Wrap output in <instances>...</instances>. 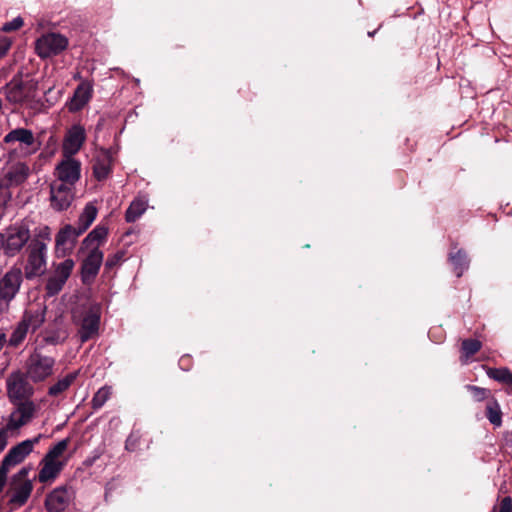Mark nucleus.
<instances>
[{"mask_svg": "<svg viewBox=\"0 0 512 512\" xmlns=\"http://www.w3.org/2000/svg\"><path fill=\"white\" fill-rule=\"evenodd\" d=\"M66 465L65 461H54L43 457L40 461L38 481L43 484L52 483Z\"/></svg>", "mask_w": 512, "mask_h": 512, "instance_id": "22", "label": "nucleus"}, {"mask_svg": "<svg viewBox=\"0 0 512 512\" xmlns=\"http://www.w3.org/2000/svg\"><path fill=\"white\" fill-rule=\"evenodd\" d=\"M54 365V358L34 352L27 360V377L33 382H42L53 374Z\"/></svg>", "mask_w": 512, "mask_h": 512, "instance_id": "11", "label": "nucleus"}, {"mask_svg": "<svg viewBox=\"0 0 512 512\" xmlns=\"http://www.w3.org/2000/svg\"><path fill=\"white\" fill-rule=\"evenodd\" d=\"M486 416L491 424L499 427L502 424V412L500 405L496 400H492L487 403Z\"/></svg>", "mask_w": 512, "mask_h": 512, "instance_id": "30", "label": "nucleus"}, {"mask_svg": "<svg viewBox=\"0 0 512 512\" xmlns=\"http://www.w3.org/2000/svg\"><path fill=\"white\" fill-rule=\"evenodd\" d=\"M499 512H512V498L505 497L502 499L500 503V511Z\"/></svg>", "mask_w": 512, "mask_h": 512, "instance_id": "40", "label": "nucleus"}, {"mask_svg": "<svg viewBox=\"0 0 512 512\" xmlns=\"http://www.w3.org/2000/svg\"><path fill=\"white\" fill-rule=\"evenodd\" d=\"M48 249L44 244L29 243L26 248V263L23 275L32 280L45 274L47 270Z\"/></svg>", "mask_w": 512, "mask_h": 512, "instance_id": "6", "label": "nucleus"}, {"mask_svg": "<svg viewBox=\"0 0 512 512\" xmlns=\"http://www.w3.org/2000/svg\"><path fill=\"white\" fill-rule=\"evenodd\" d=\"M8 444V438H6L2 433H0V454L5 450Z\"/></svg>", "mask_w": 512, "mask_h": 512, "instance_id": "41", "label": "nucleus"}, {"mask_svg": "<svg viewBox=\"0 0 512 512\" xmlns=\"http://www.w3.org/2000/svg\"><path fill=\"white\" fill-rule=\"evenodd\" d=\"M51 241V229L48 226L40 227L35 233L34 237L31 238L30 243L44 244L48 249V245Z\"/></svg>", "mask_w": 512, "mask_h": 512, "instance_id": "35", "label": "nucleus"}, {"mask_svg": "<svg viewBox=\"0 0 512 512\" xmlns=\"http://www.w3.org/2000/svg\"><path fill=\"white\" fill-rule=\"evenodd\" d=\"M14 408L7 417L2 418L0 433L6 438H14L20 435L21 428L29 424L38 410L33 401H24L13 404Z\"/></svg>", "mask_w": 512, "mask_h": 512, "instance_id": "2", "label": "nucleus"}, {"mask_svg": "<svg viewBox=\"0 0 512 512\" xmlns=\"http://www.w3.org/2000/svg\"><path fill=\"white\" fill-rule=\"evenodd\" d=\"M3 250L2 234L0 233V251Z\"/></svg>", "mask_w": 512, "mask_h": 512, "instance_id": "45", "label": "nucleus"}, {"mask_svg": "<svg viewBox=\"0 0 512 512\" xmlns=\"http://www.w3.org/2000/svg\"><path fill=\"white\" fill-rule=\"evenodd\" d=\"M77 372H72L59 379L56 383L51 385L48 389V394L52 397H57L65 392L75 381Z\"/></svg>", "mask_w": 512, "mask_h": 512, "instance_id": "26", "label": "nucleus"}, {"mask_svg": "<svg viewBox=\"0 0 512 512\" xmlns=\"http://www.w3.org/2000/svg\"><path fill=\"white\" fill-rule=\"evenodd\" d=\"M7 343V337L6 333L0 329V351L4 347V345Z\"/></svg>", "mask_w": 512, "mask_h": 512, "instance_id": "42", "label": "nucleus"}, {"mask_svg": "<svg viewBox=\"0 0 512 512\" xmlns=\"http://www.w3.org/2000/svg\"><path fill=\"white\" fill-rule=\"evenodd\" d=\"M6 98L10 103L26 108H36L37 82L32 79L14 77L6 85Z\"/></svg>", "mask_w": 512, "mask_h": 512, "instance_id": "4", "label": "nucleus"}, {"mask_svg": "<svg viewBox=\"0 0 512 512\" xmlns=\"http://www.w3.org/2000/svg\"><path fill=\"white\" fill-rule=\"evenodd\" d=\"M45 321V310L42 308L25 310L21 321L13 330L8 344L18 347L25 339L28 332H34L42 326Z\"/></svg>", "mask_w": 512, "mask_h": 512, "instance_id": "5", "label": "nucleus"}, {"mask_svg": "<svg viewBox=\"0 0 512 512\" xmlns=\"http://www.w3.org/2000/svg\"><path fill=\"white\" fill-rule=\"evenodd\" d=\"M68 46V39L59 33H48L42 35L35 43L37 55L42 58H49L58 55Z\"/></svg>", "mask_w": 512, "mask_h": 512, "instance_id": "12", "label": "nucleus"}, {"mask_svg": "<svg viewBox=\"0 0 512 512\" xmlns=\"http://www.w3.org/2000/svg\"><path fill=\"white\" fill-rule=\"evenodd\" d=\"M101 307L91 304L77 308L72 313V322L77 327L81 343L96 339L99 335Z\"/></svg>", "mask_w": 512, "mask_h": 512, "instance_id": "1", "label": "nucleus"}, {"mask_svg": "<svg viewBox=\"0 0 512 512\" xmlns=\"http://www.w3.org/2000/svg\"><path fill=\"white\" fill-rule=\"evenodd\" d=\"M42 435L39 434L33 439L24 440L13 446L4 456L0 465V481L5 485L9 469L21 463L32 451L36 444L39 443Z\"/></svg>", "mask_w": 512, "mask_h": 512, "instance_id": "8", "label": "nucleus"}, {"mask_svg": "<svg viewBox=\"0 0 512 512\" xmlns=\"http://www.w3.org/2000/svg\"><path fill=\"white\" fill-rule=\"evenodd\" d=\"M6 390L12 404L31 401L30 398L34 394V388L21 372H13L7 377Z\"/></svg>", "mask_w": 512, "mask_h": 512, "instance_id": "10", "label": "nucleus"}, {"mask_svg": "<svg viewBox=\"0 0 512 512\" xmlns=\"http://www.w3.org/2000/svg\"><path fill=\"white\" fill-rule=\"evenodd\" d=\"M46 342L51 343L53 345L59 344L61 342L59 336H52L45 338Z\"/></svg>", "mask_w": 512, "mask_h": 512, "instance_id": "43", "label": "nucleus"}, {"mask_svg": "<svg viewBox=\"0 0 512 512\" xmlns=\"http://www.w3.org/2000/svg\"><path fill=\"white\" fill-rule=\"evenodd\" d=\"M486 374L490 379L497 382L512 385V371L506 367L501 368H486Z\"/></svg>", "mask_w": 512, "mask_h": 512, "instance_id": "29", "label": "nucleus"}, {"mask_svg": "<svg viewBox=\"0 0 512 512\" xmlns=\"http://www.w3.org/2000/svg\"><path fill=\"white\" fill-rule=\"evenodd\" d=\"M69 443V438L60 440L48 450L44 457L54 461H61L60 458L67 450Z\"/></svg>", "mask_w": 512, "mask_h": 512, "instance_id": "32", "label": "nucleus"}, {"mask_svg": "<svg viewBox=\"0 0 512 512\" xmlns=\"http://www.w3.org/2000/svg\"><path fill=\"white\" fill-rule=\"evenodd\" d=\"M482 347V344L479 340L476 339H466L462 342V357L461 360L463 363H467L469 358L476 354Z\"/></svg>", "mask_w": 512, "mask_h": 512, "instance_id": "31", "label": "nucleus"}, {"mask_svg": "<svg viewBox=\"0 0 512 512\" xmlns=\"http://www.w3.org/2000/svg\"><path fill=\"white\" fill-rule=\"evenodd\" d=\"M86 140V131L81 125H73L65 134L62 144V156L73 157Z\"/></svg>", "mask_w": 512, "mask_h": 512, "instance_id": "19", "label": "nucleus"}, {"mask_svg": "<svg viewBox=\"0 0 512 512\" xmlns=\"http://www.w3.org/2000/svg\"><path fill=\"white\" fill-rule=\"evenodd\" d=\"M466 389L472 394L473 398L478 402L486 399L490 393L488 389L478 387L475 385H466Z\"/></svg>", "mask_w": 512, "mask_h": 512, "instance_id": "36", "label": "nucleus"}, {"mask_svg": "<svg viewBox=\"0 0 512 512\" xmlns=\"http://www.w3.org/2000/svg\"><path fill=\"white\" fill-rule=\"evenodd\" d=\"M111 396V388L104 386L101 387L92 398V407L94 409L101 408Z\"/></svg>", "mask_w": 512, "mask_h": 512, "instance_id": "34", "label": "nucleus"}, {"mask_svg": "<svg viewBox=\"0 0 512 512\" xmlns=\"http://www.w3.org/2000/svg\"><path fill=\"white\" fill-rule=\"evenodd\" d=\"M147 209V202L143 199H135L131 202L125 213L127 222H135Z\"/></svg>", "mask_w": 512, "mask_h": 512, "instance_id": "28", "label": "nucleus"}, {"mask_svg": "<svg viewBox=\"0 0 512 512\" xmlns=\"http://www.w3.org/2000/svg\"><path fill=\"white\" fill-rule=\"evenodd\" d=\"M82 233L79 232L76 226L65 225L56 235L55 244H56V253L59 252L60 249H64L67 245L71 249L76 241V239Z\"/></svg>", "mask_w": 512, "mask_h": 512, "instance_id": "24", "label": "nucleus"}, {"mask_svg": "<svg viewBox=\"0 0 512 512\" xmlns=\"http://www.w3.org/2000/svg\"><path fill=\"white\" fill-rule=\"evenodd\" d=\"M30 175V168L22 161H8L2 170L1 181L8 187L23 184Z\"/></svg>", "mask_w": 512, "mask_h": 512, "instance_id": "16", "label": "nucleus"}, {"mask_svg": "<svg viewBox=\"0 0 512 512\" xmlns=\"http://www.w3.org/2000/svg\"><path fill=\"white\" fill-rule=\"evenodd\" d=\"M113 156L108 149H98L93 158V175L98 181H103L110 175Z\"/></svg>", "mask_w": 512, "mask_h": 512, "instance_id": "20", "label": "nucleus"}, {"mask_svg": "<svg viewBox=\"0 0 512 512\" xmlns=\"http://www.w3.org/2000/svg\"><path fill=\"white\" fill-rule=\"evenodd\" d=\"M62 160L56 165L54 181H61L75 187L81 176V162L71 156H62Z\"/></svg>", "mask_w": 512, "mask_h": 512, "instance_id": "13", "label": "nucleus"}, {"mask_svg": "<svg viewBox=\"0 0 512 512\" xmlns=\"http://www.w3.org/2000/svg\"><path fill=\"white\" fill-rule=\"evenodd\" d=\"M2 234L3 253L7 257L17 256L31 241L28 221H17L4 229Z\"/></svg>", "mask_w": 512, "mask_h": 512, "instance_id": "3", "label": "nucleus"}, {"mask_svg": "<svg viewBox=\"0 0 512 512\" xmlns=\"http://www.w3.org/2000/svg\"><path fill=\"white\" fill-rule=\"evenodd\" d=\"M99 456H100V454H96L93 458L88 459L86 461V463L89 464V465H92L99 458Z\"/></svg>", "mask_w": 512, "mask_h": 512, "instance_id": "44", "label": "nucleus"}, {"mask_svg": "<svg viewBox=\"0 0 512 512\" xmlns=\"http://www.w3.org/2000/svg\"><path fill=\"white\" fill-rule=\"evenodd\" d=\"M74 186L61 181L50 184V204L56 211H63L70 207L74 200Z\"/></svg>", "mask_w": 512, "mask_h": 512, "instance_id": "14", "label": "nucleus"}, {"mask_svg": "<svg viewBox=\"0 0 512 512\" xmlns=\"http://www.w3.org/2000/svg\"><path fill=\"white\" fill-rule=\"evenodd\" d=\"M4 484L0 481V493L2 492L3 488H4Z\"/></svg>", "mask_w": 512, "mask_h": 512, "instance_id": "46", "label": "nucleus"}, {"mask_svg": "<svg viewBox=\"0 0 512 512\" xmlns=\"http://www.w3.org/2000/svg\"><path fill=\"white\" fill-rule=\"evenodd\" d=\"M23 25V19L21 17H16L12 21L5 23L2 26V31L4 32H12L20 29Z\"/></svg>", "mask_w": 512, "mask_h": 512, "instance_id": "38", "label": "nucleus"}, {"mask_svg": "<svg viewBox=\"0 0 512 512\" xmlns=\"http://www.w3.org/2000/svg\"><path fill=\"white\" fill-rule=\"evenodd\" d=\"M28 471L21 469L13 479V488L10 501L12 503L23 505L26 503L33 490L32 481L27 478Z\"/></svg>", "mask_w": 512, "mask_h": 512, "instance_id": "18", "label": "nucleus"}, {"mask_svg": "<svg viewBox=\"0 0 512 512\" xmlns=\"http://www.w3.org/2000/svg\"><path fill=\"white\" fill-rule=\"evenodd\" d=\"M449 260L457 277H461L469 267V259L463 250H458L455 254L450 253Z\"/></svg>", "mask_w": 512, "mask_h": 512, "instance_id": "27", "label": "nucleus"}, {"mask_svg": "<svg viewBox=\"0 0 512 512\" xmlns=\"http://www.w3.org/2000/svg\"><path fill=\"white\" fill-rule=\"evenodd\" d=\"M107 235L108 229L105 226H97L87 235L84 243H87L88 245L96 243L98 245L106 239Z\"/></svg>", "mask_w": 512, "mask_h": 512, "instance_id": "33", "label": "nucleus"}, {"mask_svg": "<svg viewBox=\"0 0 512 512\" xmlns=\"http://www.w3.org/2000/svg\"><path fill=\"white\" fill-rule=\"evenodd\" d=\"M12 41L6 36H0V58L6 55L10 49Z\"/></svg>", "mask_w": 512, "mask_h": 512, "instance_id": "39", "label": "nucleus"}, {"mask_svg": "<svg viewBox=\"0 0 512 512\" xmlns=\"http://www.w3.org/2000/svg\"><path fill=\"white\" fill-rule=\"evenodd\" d=\"M23 282V271L12 266L0 279V313L8 311Z\"/></svg>", "mask_w": 512, "mask_h": 512, "instance_id": "7", "label": "nucleus"}, {"mask_svg": "<svg viewBox=\"0 0 512 512\" xmlns=\"http://www.w3.org/2000/svg\"><path fill=\"white\" fill-rule=\"evenodd\" d=\"M97 213L98 210L92 203H88L84 207L76 226L80 233L83 234L90 227V225L96 219Z\"/></svg>", "mask_w": 512, "mask_h": 512, "instance_id": "25", "label": "nucleus"}, {"mask_svg": "<svg viewBox=\"0 0 512 512\" xmlns=\"http://www.w3.org/2000/svg\"><path fill=\"white\" fill-rule=\"evenodd\" d=\"M126 253L124 251H117L113 255H110L105 263L107 269H112L115 266L119 265L121 262L125 260Z\"/></svg>", "mask_w": 512, "mask_h": 512, "instance_id": "37", "label": "nucleus"}, {"mask_svg": "<svg viewBox=\"0 0 512 512\" xmlns=\"http://www.w3.org/2000/svg\"><path fill=\"white\" fill-rule=\"evenodd\" d=\"M92 97V86L89 82L80 83L74 91L73 97L69 103L70 111L81 110Z\"/></svg>", "mask_w": 512, "mask_h": 512, "instance_id": "23", "label": "nucleus"}, {"mask_svg": "<svg viewBox=\"0 0 512 512\" xmlns=\"http://www.w3.org/2000/svg\"><path fill=\"white\" fill-rule=\"evenodd\" d=\"M103 262V252L94 247L83 261L82 264V280L88 282L93 279L99 272Z\"/></svg>", "mask_w": 512, "mask_h": 512, "instance_id": "21", "label": "nucleus"}, {"mask_svg": "<svg viewBox=\"0 0 512 512\" xmlns=\"http://www.w3.org/2000/svg\"><path fill=\"white\" fill-rule=\"evenodd\" d=\"M74 267L75 262L71 258L52 264L45 284V291L48 296H55L63 289Z\"/></svg>", "mask_w": 512, "mask_h": 512, "instance_id": "9", "label": "nucleus"}, {"mask_svg": "<svg viewBox=\"0 0 512 512\" xmlns=\"http://www.w3.org/2000/svg\"><path fill=\"white\" fill-rule=\"evenodd\" d=\"M3 141L6 144L18 142L21 145V153L25 156L35 153L39 148V145H35L33 132L25 128L11 130L4 136Z\"/></svg>", "mask_w": 512, "mask_h": 512, "instance_id": "17", "label": "nucleus"}, {"mask_svg": "<svg viewBox=\"0 0 512 512\" xmlns=\"http://www.w3.org/2000/svg\"><path fill=\"white\" fill-rule=\"evenodd\" d=\"M75 492L71 486L54 488L45 498V508L48 512H63L74 499Z\"/></svg>", "mask_w": 512, "mask_h": 512, "instance_id": "15", "label": "nucleus"}]
</instances>
